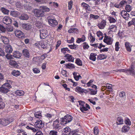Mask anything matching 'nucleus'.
<instances>
[{"mask_svg": "<svg viewBox=\"0 0 135 135\" xmlns=\"http://www.w3.org/2000/svg\"><path fill=\"white\" fill-rule=\"evenodd\" d=\"M11 87L10 85L8 83H6L0 87V92L6 93L9 91V89Z\"/></svg>", "mask_w": 135, "mask_h": 135, "instance_id": "nucleus-1", "label": "nucleus"}, {"mask_svg": "<svg viewBox=\"0 0 135 135\" xmlns=\"http://www.w3.org/2000/svg\"><path fill=\"white\" fill-rule=\"evenodd\" d=\"M32 12L33 13L34 15L36 17H39L44 16V12L40 7L38 9H33Z\"/></svg>", "mask_w": 135, "mask_h": 135, "instance_id": "nucleus-2", "label": "nucleus"}, {"mask_svg": "<svg viewBox=\"0 0 135 135\" xmlns=\"http://www.w3.org/2000/svg\"><path fill=\"white\" fill-rule=\"evenodd\" d=\"M13 121V119H0V123L6 126Z\"/></svg>", "mask_w": 135, "mask_h": 135, "instance_id": "nucleus-3", "label": "nucleus"}, {"mask_svg": "<svg viewBox=\"0 0 135 135\" xmlns=\"http://www.w3.org/2000/svg\"><path fill=\"white\" fill-rule=\"evenodd\" d=\"M40 37L41 39L45 38L48 36L47 31L46 29H42L40 30Z\"/></svg>", "mask_w": 135, "mask_h": 135, "instance_id": "nucleus-4", "label": "nucleus"}, {"mask_svg": "<svg viewBox=\"0 0 135 135\" xmlns=\"http://www.w3.org/2000/svg\"><path fill=\"white\" fill-rule=\"evenodd\" d=\"M15 36L20 38H24L25 36L24 34L20 30H16L14 32Z\"/></svg>", "mask_w": 135, "mask_h": 135, "instance_id": "nucleus-5", "label": "nucleus"}, {"mask_svg": "<svg viewBox=\"0 0 135 135\" xmlns=\"http://www.w3.org/2000/svg\"><path fill=\"white\" fill-rule=\"evenodd\" d=\"M105 35L103 40L104 42L108 45L111 44L113 42L112 38L109 36L106 35L105 34Z\"/></svg>", "mask_w": 135, "mask_h": 135, "instance_id": "nucleus-6", "label": "nucleus"}, {"mask_svg": "<svg viewBox=\"0 0 135 135\" xmlns=\"http://www.w3.org/2000/svg\"><path fill=\"white\" fill-rule=\"evenodd\" d=\"M12 21L11 18L10 17L8 16L4 17L2 20L3 22L7 25L11 24Z\"/></svg>", "mask_w": 135, "mask_h": 135, "instance_id": "nucleus-7", "label": "nucleus"}, {"mask_svg": "<svg viewBox=\"0 0 135 135\" xmlns=\"http://www.w3.org/2000/svg\"><path fill=\"white\" fill-rule=\"evenodd\" d=\"M18 18L21 20H28L29 16L28 15L25 13H23L21 14L19 16Z\"/></svg>", "mask_w": 135, "mask_h": 135, "instance_id": "nucleus-8", "label": "nucleus"}, {"mask_svg": "<svg viewBox=\"0 0 135 135\" xmlns=\"http://www.w3.org/2000/svg\"><path fill=\"white\" fill-rule=\"evenodd\" d=\"M48 21L49 25L53 27H55L58 24L57 21L54 19H49L48 20Z\"/></svg>", "mask_w": 135, "mask_h": 135, "instance_id": "nucleus-9", "label": "nucleus"}, {"mask_svg": "<svg viewBox=\"0 0 135 135\" xmlns=\"http://www.w3.org/2000/svg\"><path fill=\"white\" fill-rule=\"evenodd\" d=\"M35 125L36 127L39 128H42L44 126V124L42 123L41 120H37L36 121L35 123Z\"/></svg>", "mask_w": 135, "mask_h": 135, "instance_id": "nucleus-10", "label": "nucleus"}, {"mask_svg": "<svg viewBox=\"0 0 135 135\" xmlns=\"http://www.w3.org/2000/svg\"><path fill=\"white\" fill-rule=\"evenodd\" d=\"M22 54L23 55L27 58H29L30 56L29 51L28 50L26 49H25L23 50Z\"/></svg>", "mask_w": 135, "mask_h": 135, "instance_id": "nucleus-11", "label": "nucleus"}, {"mask_svg": "<svg viewBox=\"0 0 135 135\" xmlns=\"http://www.w3.org/2000/svg\"><path fill=\"white\" fill-rule=\"evenodd\" d=\"M5 52L7 53H11L13 50L12 48L10 45H8L5 47Z\"/></svg>", "mask_w": 135, "mask_h": 135, "instance_id": "nucleus-12", "label": "nucleus"}, {"mask_svg": "<svg viewBox=\"0 0 135 135\" xmlns=\"http://www.w3.org/2000/svg\"><path fill=\"white\" fill-rule=\"evenodd\" d=\"M121 16L124 19L126 20L129 16V14L127 13V12L124 10H122L121 12Z\"/></svg>", "mask_w": 135, "mask_h": 135, "instance_id": "nucleus-13", "label": "nucleus"}, {"mask_svg": "<svg viewBox=\"0 0 135 135\" xmlns=\"http://www.w3.org/2000/svg\"><path fill=\"white\" fill-rule=\"evenodd\" d=\"M88 108L89 109H90V107L89 105L87 104H85V106H83L82 107H80V109L81 111L84 113H85V111H87L88 109L87 108Z\"/></svg>", "mask_w": 135, "mask_h": 135, "instance_id": "nucleus-14", "label": "nucleus"}, {"mask_svg": "<svg viewBox=\"0 0 135 135\" xmlns=\"http://www.w3.org/2000/svg\"><path fill=\"white\" fill-rule=\"evenodd\" d=\"M106 23L105 21L103 20L100 23L98 24V26L100 29H103L105 27Z\"/></svg>", "mask_w": 135, "mask_h": 135, "instance_id": "nucleus-15", "label": "nucleus"}, {"mask_svg": "<svg viewBox=\"0 0 135 135\" xmlns=\"http://www.w3.org/2000/svg\"><path fill=\"white\" fill-rule=\"evenodd\" d=\"M22 27L26 30H29L32 28L31 25L29 24L23 23L22 25Z\"/></svg>", "mask_w": 135, "mask_h": 135, "instance_id": "nucleus-16", "label": "nucleus"}, {"mask_svg": "<svg viewBox=\"0 0 135 135\" xmlns=\"http://www.w3.org/2000/svg\"><path fill=\"white\" fill-rule=\"evenodd\" d=\"M60 123L61 124L64 125L72 120V119H70V120L67 119H60Z\"/></svg>", "mask_w": 135, "mask_h": 135, "instance_id": "nucleus-17", "label": "nucleus"}, {"mask_svg": "<svg viewBox=\"0 0 135 135\" xmlns=\"http://www.w3.org/2000/svg\"><path fill=\"white\" fill-rule=\"evenodd\" d=\"M22 54L18 51L14 52L13 53V56L17 58H19L21 57Z\"/></svg>", "mask_w": 135, "mask_h": 135, "instance_id": "nucleus-18", "label": "nucleus"}, {"mask_svg": "<svg viewBox=\"0 0 135 135\" xmlns=\"http://www.w3.org/2000/svg\"><path fill=\"white\" fill-rule=\"evenodd\" d=\"M31 5V4L29 2L26 3L24 5V8L26 9L30 10L32 8Z\"/></svg>", "mask_w": 135, "mask_h": 135, "instance_id": "nucleus-19", "label": "nucleus"}, {"mask_svg": "<svg viewBox=\"0 0 135 135\" xmlns=\"http://www.w3.org/2000/svg\"><path fill=\"white\" fill-rule=\"evenodd\" d=\"M1 38L2 41L5 44H7L9 42L8 39L6 37L3 36H1Z\"/></svg>", "mask_w": 135, "mask_h": 135, "instance_id": "nucleus-20", "label": "nucleus"}, {"mask_svg": "<svg viewBox=\"0 0 135 135\" xmlns=\"http://www.w3.org/2000/svg\"><path fill=\"white\" fill-rule=\"evenodd\" d=\"M40 8L44 12V15H45V13L47 12H49L50 11V9L47 6H42L40 7Z\"/></svg>", "mask_w": 135, "mask_h": 135, "instance_id": "nucleus-21", "label": "nucleus"}, {"mask_svg": "<svg viewBox=\"0 0 135 135\" xmlns=\"http://www.w3.org/2000/svg\"><path fill=\"white\" fill-rule=\"evenodd\" d=\"M75 79L77 81H78L79 78L81 79V77L79 75V73L74 72L73 73Z\"/></svg>", "mask_w": 135, "mask_h": 135, "instance_id": "nucleus-22", "label": "nucleus"}, {"mask_svg": "<svg viewBox=\"0 0 135 135\" xmlns=\"http://www.w3.org/2000/svg\"><path fill=\"white\" fill-rule=\"evenodd\" d=\"M85 37L84 35H83L81 38H78L77 41L76 42L78 43H79L81 42H83L85 41Z\"/></svg>", "mask_w": 135, "mask_h": 135, "instance_id": "nucleus-23", "label": "nucleus"}, {"mask_svg": "<svg viewBox=\"0 0 135 135\" xmlns=\"http://www.w3.org/2000/svg\"><path fill=\"white\" fill-rule=\"evenodd\" d=\"M81 5L85 9L88 11L90 10V7L88 4L85 3L83 2L82 3Z\"/></svg>", "mask_w": 135, "mask_h": 135, "instance_id": "nucleus-24", "label": "nucleus"}, {"mask_svg": "<svg viewBox=\"0 0 135 135\" xmlns=\"http://www.w3.org/2000/svg\"><path fill=\"white\" fill-rule=\"evenodd\" d=\"M129 127L126 126H124L122 129V132H128L129 129Z\"/></svg>", "mask_w": 135, "mask_h": 135, "instance_id": "nucleus-25", "label": "nucleus"}, {"mask_svg": "<svg viewBox=\"0 0 135 135\" xmlns=\"http://www.w3.org/2000/svg\"><path fill=\"white\" fill-rule=\"evenodd\" d=\"M130 43L128 42H126L125 43V46L127 51L130 52L131 51V49L130 47Z\"/></svg>", "mask_w": 135, "mask_h": 135, "instance_id": "nucleus-26", "label": "nucleus"}, {"mask_svg": "<svg viewBox=\"0 0 135 135\" xmlns=\"http://www.w3.org/2000/svg\"><path fill=\"white\" fill-rule=\"evenodd\" d=\"M97 55L95 53H91L90 54L89 59L90 60H92L93 61H95L96 59L95 56Z\"/></svg>", "mask_w": 135, "mask_h": 135, "instance_id": "nucleus-27", "label": "nucleus"}, {"mask_svg": "<svg viewBox=\"0 0 135 135\" xmlns=\"http://www.w3.org/2000/svg\"><path fill=\"white\" fill-rule=\"evenodd\" d=\"M19 12L15 11H11V12L10 15L14 17H16L18 16Z\"/></svg>", "mask_w": 135, "mask_h": 135, "instance_id": "nucleus-28", "label": "nucleus"}, {"mask_svg": "<svg viewBox=\"0 0 135 135\" xmlns=\"http://www.w3.org/2000/svg\"><path fill=\"white\" fill-rule=\"evenodd\" d=\"M67 57V60L73 62L74 61V58L72 57L71 55L67 54L66 55Z\"/></svg>", "mask_w": 135, "mask_h": 135, "instance_id": "nucleus-29", "label": "nucleus"}, {"mask_svg": "<svg viewBox=\"0 0 135 135\" xmlns=\"http://www.w3.org/2000/svg\"><path fill=\"white\" fill-rule=\"evenodd\" d=\"M12 74L13 75L15 76H17L20 75V73L19 71L14 70L13 71Z\"/></svg>", "mask_w": 135, "mask_h": 135, "instance_id": "nucleus-30", "label": "nucleus"}, {"mask_svg": "<svg viewBox=\"0 0 135 135\" xmlns=\"http://www.w3.org/2000/svg\"><path fill=\"white\" fill-rule=\"evenodd\" d=\"M65 65L66 66V68L69 69L74 68H75L74 65L72 64H65Z\"/></svg>", "mask_w": 135, "mask_h": 135, "instance_id": "nucleus-31", "label": "nucleus"}, {"mask_svg": "<svg viewBox=\"0 0 135 135\" xmlns=\"http://www.w3.org/2000/svg\"><path fill=\"white\" fill-rule=\"evenodd\" d=\"M1 11L5 14H8L9 10L6 9L4 7H2L1 9Z\"/></svg>", "mask_w": 135, "mask_h": 135, "instance_id": "nucleus-32", "label": "nucleus"}, {"mask_svg": "<svg viewBox=\"0 0 135 135\" xmlns=\"http://www.w3.org/2000/svg\"><path fill=\"white\" fill-rule=\"evenodd\" d=\"M110 31L115 32L117 30V27L115 25H112L109 27Z\"/></svg>", "mask_w": 135, "mask_h": 135, "instance_id": "nucleus-33", "label": "nucleus"}, {"mask_svg": "<svg viewBox=\"0 0 135 135\" xmlns=\"http://www.w3.org/2000/svg\"><path fill=\"white\" fill-rule=\"evenodd\" d=\"M107 57V56L101 54L98 56L97 57L98 60H101L106 59Z\"/></svg>", "mask_w": 135, "mask_h": 135, "instance_id": "nucleus-34", "label": "nucleus"}, {"mask_svg": "<svg viewBox=\"0 0 135 135\" xmlns=\"http://www.w3.org/2000/svg\"><path fill=\"white\" fill-rule=\"evenodd\" d=\"M125 9L127 12H129L132 10V7L130 5L127 4L126 6Z\"/></svg>", "mask_w": 135, "mask_h": 135, "instance_id": "nucleus-35", "label": "nucleus"}, {"mask_svg": "<svg viewBox=\"0 0 135 135\" xmlns=\"http://www.w3.org/2000/svg\"><path fill=\"white\" fill-rule=\"evenodd\" d=\"M127 3V2L124 1H121L119 4V5L118 6L116 7L117 8H120L123 7L124 4H126Z\"/></svg>", "mask_w": 135, "mask_h": 135, "instance_id": "nucleus-36", "label": "nucleus"}, {"mask_svg": "<svg viewBox=\"0 0 135 135\" xmlns=\"http://www.w3.org/2000/svg\"><path fill=\"white\" fill-rule=\"evenodd\" d=\"M16 94L17 95L20 96L24 94V92L21 90H18L16 91Z\"/></svg>", "mask_w": 135, "mask_h": 135, "instance_id": "nucleus-37", "label": "nucleus"}, {"mask_svg": "<svg viewBox=\"0 0 135 135\" xmlns=\"http://www.w3.org/2000/svg\"><path fill=\"white\" fill-rule=\"evenodd\" d=\"M76 63L79 66H81L82 65V62L79 58L76 59Z\"/></svg>", "mask_w": 135, "mask_h": 135, "instance_id": "nucleus-38", "label": "nucleus"}, {"mask_svg": "<svg viewBox=\"0 0 135 135\" xmlns=\"http://www.w3.org/2000/svg\"><path fill=\"white\" fill-rule=\"evenodd\" d=\"M123 120L122 119H117V125L121 124L123 123Z\"/></svg>", "mask_w": 135, "mask_h": 135, "instance_id": "nucleus-39", "label": "nucleus"}, {"mask_svg": "<svg viewBox=\"0 0 135 135\" xmlns=\"http://www.w3.org/2000/svg\"><path fill=\"white\" fill-rule=\"evenodd\" d=\"M75 30H76L77 31L78 29L76 28H71L68 30V32L70 33L73 32H75V33H77V32H76V31H75Z\"/></svg>", "mask_w": 135, "mask_h": 135, "instance_id": "nucleus-40", "label": "nucleus"}, {"mask_svg": "<svg viewBox=\"0 0 135 135\" xmlns=\"http://www.w3.org/2000/svg\"><path fill=\"white\" fill-rule=\"evenodd\" d=\"M35 24L36 26L39 28H41L42 26V22L40 21H37Z\"/></svg>", "mask_w": 135, "mask_h": 135, "instance_id": "nucleus-41", "label": "nucleus"}, {"mask_svg": "<svg viewBox=\"0 0 135 135\" xmlns=\"http://www.w3.org/2000/svg\"><path fill=\"white\" fill-rule=\"evenodd\" d=\"M134 67H131V68L129 69H128V71L130 72L131 74H134Z\"/></svg>", "mask_w": 135, "mask_h": 135, "instance_id": "nucleus-42", "label": "nucleus"}, {"mask_svg": "<svg viewBox=\"0 0 135 135\" xmlns=\"http://www.w3.org/2000/svg\"><path fill=\"white\" fill-rule=\"evenodd\" d=\"M68 4V9L69 10H71L73 5V2L71 0L69 2Z\"/></svg>", "mask_w": 135, "mask_h": 135, "instance_id": "nucleus-43", "label": "nucleus"}, {"mask_svg": "<svg viewBox=\"0 0 135 135\" xmlns=\"http://www.w3.org/2000/svg\"><path fill=\"white\" fill-rule=\"evenodd\" d=\"M57 132L54 130L51 131L49 133L50 135H57Z\"/></svg>", "mask_w": 135, "mask_h": 135, "instance_id": "nucleus-44", "label": "nucleus"}, {"mask_svg": "<svg viewBox=\"0 0 135 135\" xmlns=\"http://www.w3.org/2000/svg\"><path fill=\"white\" fill-rule=\"evenodd\" d=\"M70 128L68 127H67L64 128V132L66 133H67L68 132H70Z\"/></svg>", "mask_w": 135, "mask_h": 135, "instance_id": "nucleus-45", "label": "nucleus"}, {"mask_svg": "<svg viewBox=\"0 0 135 135\" xmlns=\"http://www.w3.org/2000/svg\"><path fill=\"white\" fill-rule=\"evenodd\" d=\"M5 107V104L2 101H0V109H2Z\"/></svg>", "mask_w": 135, "mask_h": 135, "instance_id": "nucleus-46", "label": "nucleus"}, {"mask_svg": "<svg viewBox=\"0 0 135 135\" xmlns=\"http://www.w3.org/2000/svg\"><path fill=\"white\" fill-rule=\"evenodd\" d=\"M98 128L97 127H95L94 129V134L95 135H97L98 133Z\"/></svg>", "mask_w": 135, "mask_h": 135, "instance_id": "nucleus-47", "label": "nucleus"}, {"mask_svg": "<svg viewBox=\"0 0 135 135\" xmlns=\"http://www.w3.org/2000/svg\"><path fill=\"white\" fill-rule=\"evenodd\" d=\"M34 115L36 118H38V116L41 117V113L38 112H35L34 113Z\"/></svg>", "mask_w": 135, "mask_h": 135, "instance_id": "nucleus-48", "label": "nucleus"}, {"mask_svg": "<svg viewBox=\"0 0 135 135\" xmlns=\"http://www.w3.org/2000/svg\"><path fill=\"white\" fill-rule=\"evenodd\" d=\"M76 91H78L79 92L83 93V90L80 87H77L76 88Z\"/></svg>", "mask_w": 135, "mask_h": 135, "instance_id": "nucleus-49", "label": "nucleus"}, {"mask_svg": "<svg viewBox=\"0 0 135 135\" xmlns=\"http://www.w3.org/2000/svg\"><path fill=\"white\" fill-rule=\"evenodd\" d=\"M89 90L91 92V95H95L97 94V91L96 90H93L91 89H89Z\"/></svg>", "mask_w": 135, "mask_h": 135, "instance_id": "nucleus-50", "label": "nucleus"}, {"mask_svg": "<svg viewBox=\"0 0 135 135\" xmlns=\"http://www.w3.org/2000/svg\"><path fill=\"white\" fill-rule=\"evenodd\" d=\"M66 51H69L68 48H64L61 49V51L64 54L66 53Z\"/></svg>", "mask_w": 135, "mask_h": 135, "instance_id": "nucleus-51", "label": "nucleus"}, {"mask_svg": "<svg viewBox=\"0 0 135 135\" xmlns=\"http://www.w3.org/2000/svg\"><path fill=\"white\" fill-rule=\"evenodd\" d=\"M124 122L125 124L128 125H130L131 124V122L129 119H127L124 121Z\"/></svg>", "mask_w": 135, "mask_h": 135, "instance_id": "nucleus-52", "label": "nucleus"}, {"mask_svg": "<svg viewBox=\"0 0 135 135\" xmlns=\"http://www.w3.org/2000/svg\"><path fill=\"white\" fill-rule=\"evenodd\" d=\"M10 64L11 66H12L14 67H17V64L16 62L15 61H12L10 63Z\"/></svg>", "mask_w": 135, "mask_h": 135, "instance_id": "nucleus-53", "label": "nucleus"}, {"mask_svg": "<svg viewBox=\"0 0 135 135\" xmlns=\"http://www.w3.org/2000/svg\"><path fill=\"white\" fill-rule=\"evenodd\" d=\"M119 42H116L115 44V50L116 51H118L119 50Z\"/></svg>", "mask_w": 135, "mask_h": 135, "instance_id": "nucleus-54", "label": "nucleus"}, {"mask_svg": "<svg viewBox=\"0 0 135 135\" xmlns=\"http://www.w3.org/2000/svg\"><path fill=\"white\" fill-rule=\"evenodd\" d=\"M69 47L71 49H75L76 48L77 46L74 44L73 45H68Z\"/></svg>", "mask_w": 135, "mask_h": 135, "instance_id": "nucleus-55", "label": "nucleus"}, {"mask_svg": "<svg viewBox=\"0 0 135 135\" xmlns=\"http://www.w3.org/2000/svg\"><path fill=\"white\" fill-rule=\"evenodd\" d=\"M84 45L83 46V47L84 49H88V48L89 47V46L86 43V42H84L83 43Z\"/></svg>", "mask_w": 135, "mask_h": 135, "instance_id": "nucleus-56", "label": "nucleus"}, {"mask_svg": "<svg viewBox=\"0 0 135 135\" xmlns=\"http://www.w3.org/2000/svg\"><path fill=\"white\" fill-rule=\"evenodd\" d=\"M90 18H93L95 19H98L99 17V16L97 15H94L92 14H90Z\"/></svg>", "mask_w": 135, "mask_h": 135, "instance_id": "nucleus-57", "label": "nucleus"}, {"mask_svg": "<svg viewBox=\"0 0 135 135\" xmlns=\"http://www.w3.org/2000/svg\"><path fill=\"white\" fill-rule=\"evenodd\" d=\"M109 20L110 23H114L116 21L115 19L112 17H110Z\"/></svg>", "mask_w": 135, "mask_h": 135, "instance_id": "nucleus-58", "label": "nucleus"}, {"mask_svg": "<svg viewBox=\"0 0 135 135\" xmlns=\"http://www.w3.org/2000/svg\"><path fill=\"white\" fill-rule=\"evenodd\" d=\"M0 30L3 32H4L6 30L5 28L1 24H0Z\"/></svg>", "mask_w": 135, "mask_h": 135, "instance_id": "nucleus-59", "label": "nucleus"}, {"mask_svg": "<svg viewBox=\"0 0 135 135\" xmlns=\"http://www.w3.org/2000/svg\"><path fill=\"white\" fill-rule=\"evenodd\" d=\"M7 30L8 31L11 32L13 30V28L12 26H9L7 28Z\"/></svg>", "mask_w": 135, "mask_h": 135, "instance_id": "nucleus-60", "label": "nucleus"}, {"mask_svg": "<svg viewBox=\"0 0 135 135\" xmlns=\"http://www.w3.org/2000/svg\"><path fill=\"white\" fill-rule=\"evenodd\" d=\"M119 96L120 97H122L125 96V93L123 91L121 92L119 94Z\"/></svg>", "mask_w": 135, "mask_h": 135, "instance_id": "nucleus-61", "label": "nucleus"}, {"mask_svg": "<svg viewBox=\"0 0 135 135\" xmlns=\"http://www.w3.org/2000/svg\"><path fill=\"white\" fill-rule=\"evenodd\" d=\"M13 25L16 27H18V23L16 21H14L13 22Z\"/></svg>", "mask_w": 135, "mask_h": 135, "instance_id": "nucleus-62", "label": "nucleus"}, {"mask_svg": "<svg viewBox=\"0 0 135 135\" xmlns=\"http://www.w3.org/2000/svg\"><path fill=\"white\" fill-rule=\"evenodd\" d=\"M5 55L4 52L1 48H0V56H3Z\"/></svg>", "mask_w": 135, "mask_h": 135, "instance_id": "nucleus-63", "label": "nucleus"}, {"mask_svg": "<svg viewBox=\"0 0 135 135\" xmlns=\"http://www.w3.org/2000/svg\"><path fill=\"white\" fill-rule=\"evenodd\" d=\"M61 44V41L59 40L57 41V44L56 47V49H57L58 47H59Z\"/></svg>", "mask_w": 135, "mask_h": 135, "instance_id": "nucleus-64", "label": "nucleus"}]
</instances>
